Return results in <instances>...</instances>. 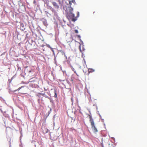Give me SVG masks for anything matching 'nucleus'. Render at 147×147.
Wrapping results in <instances>:
<instances>
[{
  "label": "nucleus",
  "mask_w": 147,
  "mask_h": 147,
  "mask_svg": "<svg viewBox=\"0 0 147 147\" xmlns=\"http://www.w3.org/2000/svg\"><path fill=\"white\" fill-rule=\"evenodd\" d=\"M73 9L71 8V9H70L69 12L67 13L66 14V17L69 20H71L72 21L74 22L76 20V18H74V15L71 12V11H73Z\"/></svg>",
  "instance_id": "1"
},
{
  "label": "nucleus",
  "mask_w": 147,
  "mask_h": 147,
  "mask_svg": "<svg viewBox=\"0 0 147 147\" xmlns=\"http://www.w3.org/2000/svg\"><path fill=\"white\" fill-rule=\"evenodd\" d=\"M90 121L91 123L92 129L93 130L94 133H96L97 132L98 130L95 126L94 122L91 116H90Z\"/></svg>",
  "instance_id": "2"
},
{
  "label": "nucleus",
  "mask_w": 147,
  "mask_h": 147,
  "mask_svg": "<svg viewBox=\"0 0 147 147\" xmlns=\"http://www.w3.org/2000/svg\"><path fill=\"white\" fill-rule=\"evenodd\" d=\"M56 1H54L52 2V4L55 8L58 9L59 8V5L61 3L59 0H55Z\"/></svg>",
  "instance_id": "3"
},
{
  "label": "nucleus",
  "mask_w": 147,
  "mask_h": 147,
  "mask_svg": "<svg viewBox=\"0 0 147 147\" xmlns=\"http://www.w3.org/2000/svg\"><path fill=\"white\" fill-rule=\"evenodd\" d=\"M79 48L80 51L81 52H82L83 51H84L85 50L84 46L83 45L80 44V46L79 47Z\"/></svg>",
  "instance_id": "4"
},
{
  "label": "nucleus",
  "mask_w": 147,
  "mask_h": 147,
  "mask_svg": "<svg viewBox=\"0 0 147 147\" xmlns=\"http://www.w3.org/2000/svg\"><path fill=\"white\" fill-rule=\"evenodd\" d=\"M69 2V4L71 6V5L72 3H73L74 4H76V2L75 0H68Z\"/></svg>",
  "instance_id": "5"
},
{
  "label": "nucleus",
  "mask_w": 147,
  "mask_h": 147,
  "mask_svg": "<svg viewBox=\"0 0 147 147\" xmlns=\"http://www.w3.org/2000/svg\"><path fill=\"white\" fill-rule=\"evenodd\" d=\"M95 70L92 68H89L88 69V75H89V74L90 73H92Z\"/></svg>",
  "instance_id": "6"
},
{
  "label": "nucleus",
  "mask_w": 147,
  "mask_h": 147,
  "mask_svg": "<svg viewBox=\"0 0 147 147\" xmlns=\"http://www.w3.org/2000/svg\"><path fill=\"white\" fill-rule=\"evenodd\" d=\"M42 130L44 133H46L48 132V129L45 127L42 128Z\"/></svg>",
  "instance_id": "7"
},
{
  "label": "nucleus",
  "mask_w": 147,
  "mask_h": 147,
  "mask_svg": "<svg viewBox=\"0 0 147 147\" xmlns=\"http://www.w3.org/2000/svg\"><path fill=\"white\" fill-rule=\"evenodd\" d=\"M24 86H21L20 87H19L18 89H17V90H15V91H17V90H19L22 88L23 87H24Z\"/></svg>",
  "instance_id": "8"
},
{
  "label": "nucleus",
  "mask_w": 147,
  "mask_h": 147,
  "mask_svg": "<svg viewBox=\"0 0 147 147\" xmlns=\"http://www.w3.org/2000/svg\"><path fill=\"white\" fill-rule=\"evenodd\" d=\"M41 95H42L41 93H38L36 94V96H37L39 97H40V96Z\"/></svg>",
  "instance_id": "9"
},
{
  "label": "nucleus",
  "mask_w": 147,
  "mask_h": 147,
  "mask_svg": "<svg viewBox=\"0 0 147 147\" xmlns=\"http://www.w3.org/2000/svg\"><path fill=\"white\" fill-rule=\"evenodd\" d=\"M54 93H55V98H56L57 97V92L56 90H55L54 91Z\"/></svg>",
  "instance_id": "10"
},
{
  "label": "nucleus",
  "mask_w": 147,
  "mask_h": 147,
  "mask_svg": "<svg viewBox=\"0 0 147 147\" xmlns=\"http://www.w3.org/2000/svg\"><path fill=\"white\" fill-rule=\"evenodd\" d=\"M75 33H78V31L77 30H75Z\"/></svg>",
  "instance_id": "11"
},
{
  "label": "nucleus",
  "mask_w": 147,
  "mask_h": 147,
  "mask_svg": "<svg viewBox=\"0 0 147 147\" xmlns=\"http://www.w3.org/2000/svg\"><path fill=\"white\" fill-rule=\"evenodd\" d=\"M41 95L43 96H45V93H41Z\"/></svg>",
  "instance_id": "12"
},
{
  "label": "nucleus",
  "mask_w": 147,
  "mask_h": 147,
  "mask_svg": "<svg viewBox=\"0 0 147 147\" xmlns=\"http://www.w3.org/2000/svg\"><path fill=\"white\" fill-rule=\"evenodd\" d=\"M51 50L53 52H54V51L53 50V49L51 47Z\"/></svg>",
  "instance_id": "13"
},
{
  "label": "nucleus",
  "mask_w": 147,
  "mask_h": 147,
  "mask_svg": "<svg viewBox=\"0 0 147 147\" xmlns=\"http://www.w3.org/2000/svg\"><path fill=\"white\" fill-rule=\"evenodd\" d=\"M77 36L78 37V38H80V35H77Z\"/></svg>",
  "instance_id": "14"
},
{
  "label": "nucleus",
  "mask_w": 147,
  "mask_h": 147,
  "mask_svg": "<svg viewBox=\"0 0 147 147\" xmlns=\"http://www.w3.org/2000/svg\"><path fill=\"white\" fill-rule=\"evenodd\" d=\"M62 54L63 55V54L65 55V53L63 52H62Z\"/></svg>",
  "instance_id": "15"
},
{
  "label": "nucleus",
  "mask_w": 147,
  "mask_h": 147,
  "mask_svg": "<svg viewBox=\"0 0 147 147\" xmlns=\"http://www.w3.org/2000/svg\"><path fill=\"white\" fill-rule=\"evenodd\" d=\"M71 101H72V102H73V98H71Z\"/></svg>",
  "instance_id": "16"
},
{
  "label": "nucleus",
  "mask_w": 147,
  "mask_h": 147,
  "mask_svg": "<svg viewBox=\"0 0 147 147\" xmlns=\"http://www.w3.org/2000/svg\"><path fill=\"white\" fill-rule=\"evenodd\" d=\"M45 96V97H46V98H48V97L47 96Z\"/></svg>",
  "instance_id": "17"
},
{
  "label": "nucleus",
  "mask_w": 147,
  "mask_h": 147,
  "mask_svg": "<svg viewBox=\"0 0 147 147\" xmlns=\"http://www.w3.org/2000/svg\"><path fill=\"white\" fill-rule=\"evenodd\" d=\"M74 72H75L76 74L77 75V74H76V71H74Z\"/></svg>",
  "instance_id": "18"
}]
</instances>
